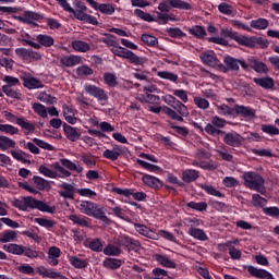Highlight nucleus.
Segmentation results:
<instances>
[{
  "label": "nucleus",
  "instance_id": "nucleus-1",
  "mask_svg": "<svg viewBox=\"0 0 279 279\" xmlns=\"http://www.w3.org/2000/svg\"><path fill=\"white\" fill-rule=\"evenodd\" d=\"M11 206L22 210V213H27L29 210H39L40 213H49L53 215L56 213V206H49L43 201L36 199L34 196H22L21 198H13L11 201Z\"/></svg>",
  "mask_w": 279,
  "mask_h": 279
},
{
  "label": "nucleus",
  "instance_id": "nucleus-2",
  "mask_svg": "<svg viewBox=\"0 0 279 279\" xmlns=\"http://www.w3.org/2000/svg\"><path fill=\"white\" fill-rule=\"evenodd\" d=\"M171 8L177 10H192L191 3L183 0H162L157 8L159 12H156L157 19H155V23L167 25L169 23Z\"/></svg>",
  "mask_w": 279,
  "mask_h": 279
},
{
  "label": "nucleus",
  "instance_id": "nucleus-3",
  "mask_svg": "<svg viewBox=\"0 0 279 279\" xmlns=\"http://www.w3.org/2000/svg\"><path fill=\"white\" fill-rule=\"evenodd\" d=\"M76 208L83 215H87V217H93L94 219H98V221H102V223H109L110 219L106 215V208L100 207L99 204L92 201H76Z\"/></svg>",
  "mask_w": 279,
  "mask_h": 279
},
{
  "label": "nucleus",
  "instance_id": "nucleus-4",
  "mask_svg": "<svg viewBox=\"0 0 279 279\" xmlns=\"http://www.w3.org/2000/svg\"><path fill=\"white\" fill-rule=\"evenodd\" d=\"M205 132L209 134V136H223V144L229 147H241V145H243V136L234 131L226 133V131L216 129L213 124H206Z\"/></svg>",
  "mask_w": 279,
  "mask_h": 279
},
{
  "label": "nucleus",
  "instance_id": "nucleus-5",
  "mask_svg": "<svg viewBox=\"0 0 279 279\" xmlns=\"http://www.w3.org/2000/svg\"><path fill=\"white\" fill-rule=\"evenodd\" d=\"M221 37H209L207 38L208 43H213L214 45H221V47H228L230 43L229 40H234L238 45L242 47L245 46V35H240L238 32L232 31V28H221L220 29Z\"/></svg>",
  "mask_w": 279,
  "mask_h": 279
},
{
  "label": "nucleus",
  "instance_id": "nucleus-6",
  "mask_svg": "<svg viewBox=\"0 0 279 279\" xmlns=\"http://www.w3.org/2000/svg\"><path fill=\"white\" fill-rule=\"evenodd\" d=\"M2 250L9 254H14V256H26V258L31 259L38 258L39 256L38 251L32 248V246H24L16 243L4 244Z\"/></svg>",
  "mask_w": 279,
  "mask_h": 279
},
{
  "label": "nucleus",
  "instance_id": "nucleus-7",
  "mask_svg": "<svg viewBox=\"0 0 279 279\" xmlns=\"http://www.w3.org/2000/svg\"><path fill=\"white\" fill-rule=\"evenodd\" d=\"M244 184L251 191H257V193H265V179L257 172H245L243 174Z\"/></svg>",
  "mask_w": 279,
  "mask_h": 279
},
{
  "label": "nucleus",
  "instance_id": "nucleus-8",
  "mask_svg": "<svg viewBox=\"0 0 279 279\" xmlns=\"http://www.w3.org/2000/svg\"><path fill=\"white\" fill-rule=\"evenodd\" d=\"M3 114L4 119L9 121V123H15V125H19L22 130H24L25 136H29V134H34L36 132V125L24 117L19 118L10 111H3Z\"/></svg>",
  "mask_w": 279,
  "mask_h": 279
},
{
  "label": "nucleus",
  "instance_id": "nucleus-9",
  "mask_svg": "<svg viewBox=\"0 0 279 279\" xmlns=\"http://www.w3.org/2000/svg\"><path fill=\"white\" fill-rule=\"evenodd\" d=\"M163 112L172 121H179V123H184V117H189V107L182 101H178L177 105L171 109L170 107H163Z\"/></svg>",
  "mask_w": 279,
  "mask_h": 279
},
{
  "label": "nucleus",
  "instance_id": "nucleus-10",
  "mask_svg": "<svg viewBox=\"0 0 279 279\" xmlns=\"http://www.w3.org/2000/svg\"><path fill=\"white\" fill-rule=\"evenodd\" d=\"M111 52L113 53V56H117L118 58L129 60L131 64H135L136 66H141V64H143V59L141 57L136 56V53H134L133 51L119 45L111 48Z\"/></svg>",
  "mask_w": 279,
  "mask_h": 279
},
{
  "label": "nucleus",
  "instance_id": "nucleus-11",
  "mask_svg": "<svg viewBox=\"0 0 279 279\" xmlns=\"http://www.w3.org/2000/svg\"><path fill=\"white\" fill-rule=\"evenodd\" d=\"M84 90L87 95H90V97H94L97 99L98 104L100 106H106L108 104V93L101 87H97L96 85L93 84H86L84 86Z\"/></svg>",
  "mask_w": 279,
  "mask_h": 279
},
{
  "label": "nucleus",
  "instance_id": "nucleus-12",
  "mask_svg": "<svg viewBox=\"0 0 279 279\" xmlns=\"http://www.w3.org/2000/svg\"><path fill=\"white\" fill-rule=\"evenodd\" d=\"M111 193L123 195V197H133L135 202H145L147 194L145 192H134L132 189L112 187Z\"/></svg>",
  "mask_w": 279,
  "mask_h": 279
},
{
  "label": "nucleus",
  "instance_id": "nucleus-13",
  "mask_svg": "<svg viewBox=\"0 0 279 279\" xmlns=\"http://www.w3.org/2000/svg\"><path fill=\"white\" fill-rule=\"evenodd\" d=\"M20 80L23 81L24 88L28 90H36L38 88H45L43 81L32 76V74H23L20 76Z\"/></svg>",
  "mask_w": 279,
  "mask_h": 279
},
{
  "label": "nucleus",
  "instance_id": "nucleus-14",
  "mask_svg": "<svg viewBox=\"0 0 279 279\" xmlns=\"http://www.w3.org/2000/svg\"><path fill=\"white\" fill-rule=\"evenodd\" d=\"M126 151L128 148L125 146L114 145L113 149H106L102 153V158L111 160V162H116V160H119V157L123 156Z\"/></svg>",
  "mask_w": 279,
  "mask_h": 279
},
{
  "label": "nucleus",
  "instance_id": "nucleus-15",
  "mask_svg": "<svg viewBox=\"0 0 279 279\" xmlns=\"http://www.w3.org/2000/svg\"><path fill=\"white\" fill-rule=\"evenodd\" d=\"M238 117H242L243 119H256V109L245 106V105H235V116L234 119Z\"/></svg>",
  "mask_w": 279,
  "mask_h": 279
},
{
  "label": "nucleus",
  "instance_id": "nucleus-16",
  "mask_svg": "<svg viewBox=\"0 0 279 279\" xmlns=\"http://www.w3.org/2000/svg\"><path fill=\"white\" fill-rule=\"evenodd\" d=\"M256 45H258L260 49H267V47H269V40L256 36L245 37L244 47H248V49H254Z\"/></svg>",
  "mask_w": 279,
  "mask_h": 279
},
{
  "label": "nucleus",
  "instance_id": "nucleus-17",
  "mask_svg": "<svg viewBox=\"0 0 279 279\" xmlns=\"http://www.w3.org/2000/svg\"><path fill=\"white\" fill-rule=\"evenodd\" d=\"M43 14L34 11H24L22 15L16 16L20 23H26V25H32L36 21H43Z\"/></svg>",
  "mask_w": 279,
  "mask_h": 279
},
{
  "label": "nucleus",
  "instance_id": "nucleus-18",
  "mask_svg": "<svg viewBox=\"0 0 279 279\" xmlns=\"http://www.w3.org/2000/svg\"><path fill=\"white\" fill-rule=\"evenodd\" d=\"M90 8L94 10H98V12H101V14H107L108 16H112L114 13L116 9L111 3H98L95 0H85Z\"/></svg>",
  "mask_w": 279,
  "mask_h": 279
},
{
  "label": "nucleus",
  "instance_id": "nucleus-19",
  "mask_svg": "<svg viewBox=\"0 0 279 279\" xmlns=\"http://www.w3.org/2000/svg\"><path fill=\"white\" fill-rule=\"evenodd\" d=\"M59 195L64 199H75V193H77V189L71 183L62 182L59 184Z\"/></svg>",
  "mask_w": 279,
  "mask_h": 279
},
{
  "label": "nucleus",
  "instance_id": "nucleus-20",
  "mask_svg": "<svg viewBox=\"0 0 279 279\" xmlns=\"http://www.w3.org/2000/svg\"><path fill=\"white\" fill-rule=\"evenodd\" d=\"M59 5L62 8V10H64V12L73 14L74 19H76L77 21H83L84 23L87 14L86 11H75V9L71 8V4H69L66 0H61V2H59Z\"/></svg>",
  "mask_w": 279,
  "mask_h": 279
},
{
  "label": "nucleus",
  "instance_id": "nucleus-21",
  "mask_svg": "<svg viewBox=\"0 0 279 279\" xmlns=\"http://www.w3.org/2000/svg\"><path fill=\"white\" fill-rule=\"evenodd\" d=\"M15 56H17V58H21L22 60H29V58H33V60H40L41 58L39 52L27 48H16Z\"/></svg>",
  "mask_w": 279,
  "mask_h": 279
},
{
  "label": "nucleus",
  "instance_id": "nucleus-22",
  "mask_svg": "<svg viewBox=\"0 0 279 279\" xmlns=\"http://www.w3.org/2000/svg\"><path fill=\"white\" fill-rule=\"evenodd\" d=\"M63 132L68 141H71V143L80 141V136H82V133H80V129L73 128L66 123H63Z\"/></svg>",
  "mask_w": 279,
  "mask_h": 279
},
{
  "label": "nucleus",
  "instance_id": "nucleus-23",
  "mask_svg": "<svg viewBox=\"0 0 279 279\" xmlns=\"http://www.w3.org/2000/svg\"><path fill=\"white\" fill-rule=\"evenodd\" d=\"M121 247H125L129 252H138L141 243L130 236H122L120 240Z\"/></svg>",
  "mask_w": 279,
  "mask_h": 279
},
{
  "label": "nucleus",
  "instance_id": "nucleus-24",
  "mask_svg": "<svg viewBox=\"0 0 279 279\" xmlns=\"http://www.w3.org/2000/svg\"><path fill=\"white\" fill-rule=\"evenodd\" d=\"M142 182L145 184V186H149L150 189H156V190L162 189V181H160V179L151 174H144L142 177Z\"/></svg>",
  "mask_w": 279,
  "mask_h": 279
},
{
  "label": "nucleus",
  "instance_id": "nucleus-25",
  "mask_svg": "<svg viewBox=\"0 0 279 279\" xmlns=\"http://www.w3.org/2000/svg\"><path fill=\"white\" fill-rule=\"evenodd\" d=\"M62 112L65 121L69 122L71 125H75V123H77V118H75V109L73 108V106L63 104Z\"/></svg>",
  "mask_w": 279,
  "mask_h": 279
},
{
  "label": "nucleus",
  "instance_id": "nucleus-26",
  "mask_svg": "<svg viewBox=\"0 0 279 279\" xmlns=\"http://www.w3.org/2000/svg\"><path fill=\"white\" fill-rule=\"evenodd\" d=\"M248 64L253 69V71H255V73H264L265 75L269 73V68L267 66V64L263 61H258L255 58H250Z\"/></svg>",
  "mask_w": 279,
  "mask_h": 279
},
{
  "label": "nucleus",
  "instance_id": "nucleus-27",
  "mask_svg": "<svg viewBox=\"0 0 279 279\" xmlns=\"http://www.w3.org/2000/svg\"><path fill=\"white\" fill-rule=\"evenodd\" d=\"M223 62L226 66H223V64H220V69H223L225 73L226 71H239V59L226 56L223 58Z\"/></svg>",
  "mask_w": 279,
  "mask_h": 279
},
{
  "label": "nucleus",
  "instance_id": "nucleus-28",
  "mask_svg": "<svg viewBox=\"0 0 279 279\" xmlns=\"http://www.w3.org/2000/svg\"><path fill=\"white\" fill-rule=\"evenodd\" d=\"M199 179V171L195 169H185L181 174V180L185 182V184H191V182H195Z\"/></svg>",
  "mask_w": 279,
  "mask_h": 279
},
{
  "label": "nucleus",
  "instance_id": "nucleus-29",
  "mask_svg": "<svg viewBox=\"0 0 279 279\" xmlns=\"http://www.w3.org/2000/svg\"><path fill=\"white\" fill-rule=\"evenodd\" d=\"M69 219L75 226H80L81 228H92L93 227V225L90 223V218H88L86 216L70 215Z\"/></svg>",
  "mask_w": 279,
  "mask_h": 279
},
{
  "label": "nucleus",
  "instance_id": "nucleus-30",
  "mask_svg": "<svg viewBox=\"0 0 279 279\" xmlns=\"http://www.w3.org/2000/svg\"><path fill=\"white\" fill-rule=\"evenodd\" d=\"M201 60L203 64H206L207 66H218L219 65V59H217V56L215 52H203L201 53Z\"/></svg>",
  "mask_w": 279,
  "mask_h": 279
},
{
  "label": "nucleus",
  "instance_id": "nucleus-31",
  "mask_svg": "<svg viewBox=\"0 0 279 279\" xmlns=\"http://www.w3.org/2000/svg\"><path fill=\"white\" fill-rule=\"evenodd\" d=\"M253 82L254 84H257V86H260V88H265V90H271L274 89V86H276V83L271 77H254Z\"/></svg>",
  "mask_w": 279,
  "mask_h": 279
},
{
  "label": "nucleus",
  "instance_id": "nucleus-32",
  "mask_svg": "<svg viewBox=\"0 0 279 279\" xmlns=\"http://www.w3.org/2000/svg\"><path fill=\"white\" fill-rule=\"evenodd\" d=\"M189 34L191 36H194V38H197L198 40H204L208 36V33H206V28L202 25H194L187 29Z\"/></svg>",
  "mask_w": 279,
  "mask_h": 279
},
{
  "label": "nucleus",
  "instance_id": "nucleus-33",
  "mask_svg": "<svg viewBox=\"0 0 279 279\" xmlns=\"http://www.w3.org/2000/svg\"><path fill=\"white\" fill-rule=\"evenodd\" d=\"M60 63L68 68L76 66V64L82 63V57L75 54L64 56L60 59Z\"/></svg>",
  "mask_w": 279,
  "mask_h": 279
},
{
  "label": "nucleus",
  "instance_id": "nucleus-34",
  "mask_svg": "<svg viewBox=\"0 0 279 279\" xmlns=\"http://www.w3.org/2000/svg\"><path fill=\"white\" fill-rule=\"evenodd\" d=\"M155 260H157L161 267H166L167 269H175V267H178L175 262L171 260L167 255L157 254L155 255Z\"/></svg>",
  "mask_w": 279,
  "mask_h": 279
},
{
  "label": "nucleus",
  "instance_id": "nucleus-35",
  "mask_svg": "<svg viewBox=\"0 0 279 279\" xmlns=\"http://www.w3.org/2000/svg\"><path fill=\"white\" fill-rule=\"evenodd\" d=\"M16 142L5 135H0V150L8 151V149H15Z\"/></svg>",
  "mask_w": 279,
  "mask_h": 279
},
{
  "label": "nucleus",
  "instance_id": "nucleus-36",
  "mask_svg": "<svg viewBox=\"0 0 279 279\" xmlns=\"http://www.w3.org/2000/svg\"><path fill=\"white\" fill-rule=\"evenodd\" d=\"M187 234H190V236H193V239H196L197 241H208V235L206 234L204 229L192 227L189 229Z\"/></svg>",
  "mask_w": 279,
  "mask_h": 279
},
{
  "label": "nucleus",
  "instance_id": "nucleus-37",
  "mask_svg": "<svg viewBox=\"0 0 279 279\" xmlns=\"http://www.w3.org/2000/svg\"><path fill=\"white\" fill-rule=\"evenodd\" d=\"M33 182L38 191H47L51 189V184L49 183V181H47L43 177L34 175Z\"/></svg>",
  "mask_w": 279,
  "mask_h": 279
},
{
  "label": "nucleus",
  "instance_id": "nucleus-38",
  "mask_svg": "<svg viewBox=\"0 0 279 279\" xmlns=\"http://www.w3.org/2000/svg\"><path fill=\"white\" fill-rule=\"evenodd\" d=\"M102 80L109 88H116V86H119V81H117V75L114 73L105 72L102 74Z\"/></svg>",
  "mask_w": 279,
  "mask_h": 279
},
{
  "label": "nucleus",
  "instance_id": "nucleus-39",
  "mask_svg": "<svg viewBox=\"0 0 279 279\" xmlns=\"http://www.w3.org/2000/svg\"><path fill=\"white\" fill-rule=\"evenodd\" d=\"M60 163L69 171H76V173H82V171H84V168L82 166H77L66 158L60 159Z\"/></svg>",
  "mask_w": 279,
  "mask_h": 279
},
{
  "label": "nucleus",
  "instance_id": "nucleus-40",
  "mask_svg": "<svg viewBox=\"0 0 279 279\" xmlns=\"http://www.w3.org/2000/svg\"><path fill=\"white\" fill-rule=\"evenodd\" d=\"M72 48L74 49V51H78V53H86L90 51V45L82 40L72 41Z\"/></svg>",
  "mask_w": 279,
  "mask_h": 279
},
{
  "label": "nucleus",
  "instance_id": "nucleus-41",
  "mask_svg": "<svg viewBox=\"0 0 279 279\" xmlns=\"http://www.w3.org/2000/svg\"><path fill=\"white\" fill-rule=\"evenodd\" d=\"M84 245L92 250V252H104V243H101L99 238H96L90 242H85Z\"/></svg>",
  "mask_w": 279,
  "mask_h": 279
},
{
  "label": "nucleus",
  "instance_id": "nucleus-42",
  "mask_svg": "<svg viewBox=\"0 0 279 279\" xmlns=\"http://www.w3.org/2000/svg\"><path fill=\"white\" fill-rule=\"evenodd\" d=\"M102 265L106 269H119L121 268L122 262L121 259L112 258V257H107L104 262Z\"/></svg>",
  "mask_w": 279,
  "mask_h": 279
},
{
  "label": "nucleus",
  "instance_id": "nucleus-43",
  "mask_svg": "<svg viewBox=\"0 0 279 279\" xmlns=\"http://www.w3.org/2000/svg\"><path fill=\"white\" fill-rule=\"evenodd\" d=\"M251 27L253 29H258V31L267 29V27H269V20L263 19V17H259L257 20H252Z\"/></svg>",
  "mask_w": 279,
  "mask_h": 279
},
{
  "label": "nucleus",
  "instance_id": "nucleus-44",
  "mask_svg": "<svg viewBox=\"0 0 279 279\" xmlns=\"http://www.w3.org/2000/svg\"><path fill=\"white\" fill-rule=\"evenodd\" d=\"M69 263L72 265V267H75V269H86V267H88V262L77 256H71L69 258Z\"/></svg>",
  "mask_w": 279,
  "mask_h": 279
},
{
  "label": "nucleus",
  "instance_id": "nucleus-45",
  "mask_svg": "<svg viewBox=\"0 0 279 279\" xmlns=\"http://www.w3.org/2000/svg\"><path fill=\"white\" fill-rule=\"evenodd\" d=\"M202 191H205L207 195H213L214 197H226L223 193H221L219 190H216L215 186L210 184H201Z\"/></svg>",
  "mask_w": 279,
  "mask_h": 279
},
{
  "label": "nucleus",
  "instance_id": "nucleus-46",
  "mask_svg": "<svg viewBox=\"0 0 279 279\" xmlns=\"http://www.w3.org/2000/svg\"><path fill=\"white\" fill-rule=\"evenodd\" d=\"M219 114H222V117H232L234 119L235 116V105L233 107H230L226 104L218 107Z\"/></svg>",
  "mask_w": 279,
  "mask_h": 279
},
{
  "label": "nucleus",
  "instance_id": "nucleus-47",
  "mask_svg": "<svg viewBox=\"0 0 279 279\" xmlns=\"http://www.w3.org/2000/svg\"><path fill=\"white\" fill-rule=\"evenodd\" d=\"M158 77L160 80H168V82H172L173 84H178L179 76L178 74L169 71H159L157 72Z\"/></svg>",
  "mask_w": 279,
  "mask_h": 279
},
{
  "label": "nucleus",
  "instance_id": "nucleus-48",
  "mask_svg": "<svg viewBox=\"0 0 279 279\" xmlns=\"http://www.w3.org/2000/svg\"><path fill=\"white\" fill-rule=\"evenodd\" d=\"M0 132L2 134H9V136H16L21 131L12 124H0Z\"/></svg>",
  "mask_w": 279,
  "mask_h": 279
},
{
  "label": "nucleus",
  "instance_id": "nucleus-49",
  "mask_svg": "<svg viewBox=\"0 0 279 279\" xmlns=\"http://www.w3.org/2000/svg\"><path fill=\"white\" fill-rule=\"evenodd\" d=\"M134 14H135V16H137V19H141L142 21H145L146 23H156V17L151 16V14H149L141 9H135Z\"/></svg>",
  "mask_w": 279,
  "mask_h": 279
},
{
  "label": "nucleus",
  "instance_id": "nucleus-50",
  "mask_svg": "<svg viewBox=\"0 0 279 279\" xmlns=\"http://www.w3.org/2000/svg\"><path fill=\"white\" fill-rule=\"evenodd\" d=\"M16 239V231L4 230L0 233V243H12Z\"/></svg>",
  "mask_w": 279,
  "mask_h": 279
},
{
  "label": "nucleus",
  "instance_id": "nucleus-51",
  "mask_svg": "<svg viewBox=\"0 0 279 279\" xmlns=\"http://www.w3.org/2000/svg\"><path fill=\"white\" fill-rule=\"evenodd\" d=\"M36 40L41 47H53L54 43L53 37L43 34L37 35Z\"/></svg>",
  "mask_w": 279,
  "mask_h": 279
},
{
  "label": "nucleus",
  "instance_id": "nucleus-52",
  "mask_svg": "<svg viewBox=\"0 0 279 279\" xmlns=\"http://www.w3.org/2000/svg\"><path fill=\"white\" fill-rule=\"evenodd\" d=\"M166 32L168 34V36H170V38H186V33H183L180 27H169L166 28Z\"/></svg>",
  "mask_w": 279,
  "mask_h": 279
},
{
  "label": "nucleus",
  "instance_id": "nucleus-53",
  "mask_svg": "<svg viewBox=\"0 0 279 279\" xmlns=\"http://www.w3.org/2000/svg\"><path fill=\"white\" fill-rule=\"evenodd\" d=\"M141 40L148 47H157L158 46V38L154 35L142 34Z\"/></svg>",
  "mask_w": 279,
  "mask_h": 279
},
{
  "label": "nucleus",
  "instance_id": "nucleus-54",
  "mask_svg": "<svg viewBox=\"0 0 279 279\" xmlns=\"http://www.w3.org/2000/svg\"><path fill=\"white\" fill-rule=\"evenodd\" d=\"M2 93H4V95H7V97H10L11 99H21L22 97L21 92L10 86H2Z\"/></svg>",
  "mask_w": 279,
  "mask_h": 279
},
{
  "label": "nucleus",
  "instance_id": "nucleus-55",
  "mask_svg": "<svg viewBox=\"0 0 279 279\" xmlns=\"http://www.w3.org/2000/svg\"><path fill=\"white\" fill-rule=\"evenodd\" d=\"M187 208H192V210H197L198 213H204L205 210H208V203L206 202H201V203H195V202H190L186 204Z\"/></svg>",
  "mask_w": 279,
  "mask_h": 279
},
{
  "label": "nucleus",
  "instance_id": "nucleus-56",
  "mask_svg": "<svg viewBox=\"0 0 279 279\" xmlns=\"http://www.w3.org/2000/svg\"><path fill=\"white\" fill-rule=\"evenodd\" d=\"M252 204L254 208H264V206H267V199L259 194H253Z\"/></svg>",
  "mask_w": 279,
  "mask_h": 279
},
{
  "label": "nucleus",
  "instance_id": "nucleus-57",
  "mask_svg": "<svg viewBox=\"0 0 279 279\" xmlns=\"http://www.w3.org/2000/svg\"><path fill=\"white\" fill-rule=\"evenodd\" d=\"M104 255L105 256H121V248H119V246L108 244L104 248Z\"/></svg>",
  "mask_w": 279,
  "mask_h": 279
},
{
  "label": "nucleus",
  "instance_id": "nucleus-58",
  "mask_svg": "<svg viewBox=\"0 0 279 279\" xmlns=\"http://www.w3.org/2000/svg\"><path fill=\"white\" fill-rule=\"evenodd\" d=\"M93 73H95V71L87 64H83L76 69V75H78V77H88V75H93Z\"/></svg>",
  "mask_w": 279,
  "mask_h": 279
},
{
  "label": "nucleus",
  "instance_id": "nucleus-59",
  "mask_svg": "<svg viewBox=\"0 0 279 279\" xmlns=\"http://www.w3.org/2000/svg\"><path fill=\"white\" fill-rule=\"evenodd\" d=\"M33 110L36 114L41 117V119H47V107L40 102L33 104Z\"/></svg>",
  "mask_w": 279,
  "mask_h": 279
},
{
  "label": "nucleus",
  "instance_id": "nucleus-60",
  "mask_svg": "<svg viewBox=\"0 0 279 279\" xmlns=\"http://www.w3.org/2000/svg\"><path fill=\"white\" fill-rule=\"evenodd\" d=\"M137 165L142 167L143 169H146V171H151L153 173H156V171H160V167L149 163L143 159H137Z\"/></svg>",
  "mask_w": 279,
  "mask_h": 279
},
{
  "label": "nucleus",
  "instance_id": "nucleus-61",
  "mask_svg": "<svg viewBox=\"0 0 279 279\" xmlns=\"http://www.w3.org/2000/svg\"><path fill=\"white\" fill-rule=\"evenodd\" d=\"M169 128L171 130H174V132L179 134V136H184V137L189 136V128L186 126H178L175 125V123L170 122Z\"/></svg>",
  "mask_w": 279,
  "mask_h": 279
},
{
  "label": "nucleus",
  "instance_id": "nucleus-62",
  "mask_svg": "<svg viewBox=\"0 0 279 279\" xmlns=\"http://www.w3.org/2000/svg\"><path fill=\"white\" fill-rule=\"evenodd\" d=\"M262 132H264V134H269V136H278L279 129L271 124H263Z\"/></svg>",
  "mask_w": 279,
  "mask_h": 279
},
{
  "label": "nucleus",
  "instance_id": "nucleus-63",
  "mask_svg": "<svg viewBox=\"0 0 279 279\" xmlns=\"http://www.w3.org/2000/svg\"><path fill=\"white\" fill-rule=\"evenodd\" d=\"M34 221L35 223H38V226H41V228H47L48 230L56 226L53 220H49L47 218H35Z\"/></svg>",
  "mask_w": 279,
  "mask_h": 279
},
{
  "label": "nucleus",
  "instance_id": "nucleus-64",
  "mask_svg": "<svg viewBox=\"0 0 279 279\" xmlns=\"http://www.w3.org/2000/svg\"><path fill=\"white\" fill-rule=\"evenodd\" d=\"M39 173H41V175H45V178H58V172L49 169L47 166H39Z\"/></svg>",
  "mask_w": 279,
  "mask_h": 279
}]
</instances>
